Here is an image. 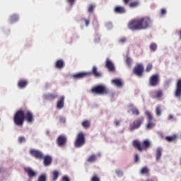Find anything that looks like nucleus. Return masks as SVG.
<instances>
[{"mask_svg":"<svg viewBox=\"0 0 181 181\" xmlns=\"http://www.w3.org/2000/svg\"><path fill=\"white\" fill-rule=\"evenodd\" d=\"M25 121H27L28 124H32L35 121V116L33 113L30 110L26 112L23 110H18L13 117V122L17 127H23Z\"/></svg>","mask_w":181,"mask_h":181,"instance_id":"1","label":"nucleus"},{"mask_svg":"<svg viewBox=\"0 0 181 181\" xmlns=\"http://www.w3.org/2000/svg\"><path fill=\"white\" fill-rule=\"evenodd\" d=\"M92 94H97L98 95H104L105 94H110V89L105 85L100 84L94 86L91 89Z\"/></svg>","mask_w":181,"mask_h":181,"instance_id":"2","label":"nucleus"},{"mask_svg":"<svg viewBox=\"0 0 181 181\" xmlns=\"http://www.w3.org/2000/svg\"><path fill=\"white\" fill-rule=\"evenodd\" d=\"M132 146L138 149L139 152H142V151H146L151 148V142L148 140H144L141 144L138 140H135L133 141Z\"/></svg>","mask_w":181,"mask_h":181,"instance_id":"3","label":"nucleus"},{"mask_svg":"<svg viewBox=\"0 0 181 181\" xmlns=\"http://www.w3.org/2000/svg\"><path fill=\"white\" fill-rule=\"evenodd\" d=\"M86 144V134L84 132H79L74 141L75 148H81Z\"/></svg>","mask_w":181,"mask_h":181,"instance_id":"4","label":"nucleus"},{"mask_svg":"<svg viewBox=\"0 0 181 181\" xmlns=\"http://www.w3.org/2000/svg\"><path fill=\"white\" fill-rule=\"evenodd\" d=\"M145 121V117H140L134 120L132 123L129 124V130L130 131H135V129H139V128H141V126L142 124H144Z\"/></svg>","mask_w":181,"mask_h":181,"instance_id":"5","label":"nucleus"},{"mask_svg":"<svg viewBox=\"0 0 181 181\" xmlns=\"http://www.w3.org/2000/svg\"><path fill=\"white\" fill-rule=\"evenodd\" d=\"M128 28L130 30H141L139 18L132 20L128 24Z\"/></svg>","mask_w":181,"mask_h":181,"instance_id":"6","label":"nucleus"},{"mask_svg":"<svg viewBox=\"0 0 181 181\" xmlns=\"http://www.w3.org/2000/svg\"><path fill=\"white\" fill-rule=\"evenodd\" d=\"M160 84V78L158 74L152 75L149 78V86L156 87Z\"/></svg>","mask_w":181,"mask_h":181,"instance_id":"7","label":"nucleus"},{"mask_svg":"<svg viewBox=\"0 0 181 181\" xmlns=\"http://www.w3.org/2000/svg\"><path fill=\"white\" fill-rule=\"evenodd\" d=\"M139 21L141 30L148 29V28H149L151 25V18H149L148 17H144L139 18Z\"/></svg>","mask_w":181,"mask_h":181,"instance_id":"8","label":"nucleus"},{"mask_svg":"<svg viewBox=\"0 0 181 181\" xmlns=\"http://www.w3.org/2000/svg\"><path fill=\"white\" fill-rule=\"evenodd\" d=\"M145 115H146V117L148 118L146 128H147V129H152V128H153V127H155V124L153 123V122H152V120L153 119V116H152V113H151V112H149V111H146Z\"/></svg>","mask_w":181,"mask_h":181,"instance_id":"9","label":"nucleus"},{"mask_svg":"<svg viewBox=\"0 0 181 181\" xmlns=\"http://www.w3.org/2000/svg\"><path fill=\"white\" fill-rule=\"evenodd\" d=\"M133 73H134L136 76H142V74H144V65L141 64H137L134 68Z\"/></svg>","mask_w":181,"mask_h":181,"instance_id":"10","label":"nucleus"},{"mask_svg":"<svg viewBox=\"0 0 181 181\" xmlns=\"http://www.w3.org/2000/svg\"><path fill=\"white\" fill-rule=\"evenodd\" d=\"M30 153L31 156H33L36 159H43V153L39 150L31 149Z\"/></svg>","mask_w":181,"mask_h":181,"instance_id":"11","label":"nucleus"},{"mask_svg":"<svg viewBox=\"0 0 181 181\" xmlns=\"http://www.w3.org/2000/svg\"><path fill=\"white\" fill-rule=\"evenodd\" d=\"M67 143V137L66 136L60 135L57 139L58 146H64Z\"/></svg>","mask_w":181,"mask_h":181,"instance_id":"12","label":"nucleus"},{"mask_svg":"<svg viewBox=\"0 0 181 181\" xmlns=\"http://www.w3.org/2000/svg\"><path fill=\"white\" fill-rule=\"evenodd\" d=\"M175 95L177 98L181 97V78L177 81Z\"/></svg>","mask_w":181,"mask_h":181,"instance_id":"13","label":"nucleus"},{"mask_svg":"<svg viewBox=\"0 0 181 181\" xmlns=\"http://www.w3.org/2000/svg\"><path fill=\"white\" fill-rule=\"evenodd\" d=\"M87 73H90L88 76H91V74H93L95 77H101L102 76L101 73L98 72V69L95 66H93L91 71Z\"/></svg>","mask_w":181,"mask_h":181,"instance_id":"14","label":"nucleus"},{"mask_svg":"<svg viewBox=\"0 0 181 181\" xmlns=\"http://www.w3.org/2000/svg\"><path fill=\"white\" fill-rule=\"evenodd\" d=\"M112 84H113L116 87H119V88L124 87V81H122V80L120 78L112 79Z\"/></svg>","mask_w":181,"mask_h":181,"instance_id":"15","label":"nucleus"},{"mask_svg":"<svg viewBox=\"0 0 181 181\" xmlns=\"http://www.w3.org/2000/svg\"><path fill=\"white\" fill-rule=\"evenodd\" d=\"M88 74H91L90 73L87 72H81L78 74H75L73 75V78L78 80V78H84V77H87Z\"/></svg>","mask_w":181,"mask_h":181,"instance_id":"16","label":"nucleus"},{"mask_svg":"<svg viewBox=\"0 0 181 181\" xmlns=\"http://www.w3.org/2000/svg\"><path fill=\"white\" fill-rule=\"evenodd\" d=\"M114 12L115 13L122 14V13H125V12H127V10L125 9V7L122 6H117L114 8Z\"/></svg>","mask_w":181,"mask_h":181,"instance_id":"17","label":"nucleus"},{"mask_svg":"<svg viewBox=\"0 0 181 181\" xmlns=\"http://www.w3.org/2000/svg\"><path fill=\"white\" fill-rule=\"evenodd\" d=\"M42 159H44V165L45 166H50V165H52V162L53 161V159L50 156H43Z\"/></svg>","mask_w":181,"mask_h":181,"instance_id":"18","label":"nucleus"},{"mask_svg":"<svg viewBox=\"0 0 181 181\" xmlns=\"http://www.w3.org/2000/svg\"><path fill=\"white\" fill-rule=\"evenodd\" d=\"M105 66L107 67V69H108L109 71H114V70H115L114 64H112V62H111V60H110V59H106Z\"/></svg>","mask_w":181,"mask_h":181,"instance_id":"19","label":"nucleus"},{"mask_svg":"<svg viewBox=\"0 0 181 181\" xmlns=\"http://www.w3.org/2000/svg\"><path fill=\"white\" fill-rule=\"evenodd\" d=\"M24 170L29 177H35V176H36V172L30 168H25Z\"/></svg>","mask_w":181,"mask_h":181,"instance_id":"20","label":"nucleus"},{"mask_svg":"<svg viewBox=\"0 0 181 181\" xmlns=\"http://www.w3.org/2000/svg\"><path fill=\"white\" fill-rule=\"evenodd\" d=\"M64 107V95L61 96L60 100H58L57 103V108L62 110Z\"/></svg>","mask_w":181,"mask_h":181,"instance_id":"21","label":"nucleus"},{"mask_svg":"<svg viewBox=\"0 0 181 181\" xmlns=\"http://www.w3.org/2000/svg\"><path fill=\"white\" fill-rule=\"evenodd\" d=\"M28 86V80L26 79H20L18 82V87L19 88H26Z\"/></svg>","mask_w":181,"mask_h":181,"instance_id":"22","label":"nucleus"},{"mask_svg":"<svg viewBox=\"0 0 181 181\" xmlns=\"http://www.w3.org/2000/svg\"><path fill=\"white\" fill-rule=\"evenodd\" d=\"M56 69H63L64 67V61L62 59H59L55 63Z\"/></svg>","mask_w":181,"mask_h":181,"instance_id":"23","label":"nucleus"},{"mask_svg":"<svg viewBox=\"0 0 181 181\" xmlns=\"http://www.w3.org/2000/svg\"><path fill=\"white\" fill-rule=\"evenodd\" d=\"M45 97L46 100H56V98L58 97V95L57 93H48L45 95Z\"/></svg>","mask_w":181,"mask_h":181,"instance_id":"24","label":"nucleus"},{"mask_svg":"<svg viewBox=\"0 0 181 181\" xmlns=\"http://www.w3.org/2000/svg\"><path fill=\"white\" fill-rule=\"evenodd\" d=\"M162 156V148L158 147L156 151V160H160Z\"/></svg>","mask_w":181,"mask_h":181,"instance_id":"25","label":"nucleus"},{"mask_svg":"<svg viewBox=\"0 0 181 181\" xmlns=\"http://www.w3.org/2000/svg\"><path fill=\"white\" fill-rule=\"evenodd\" d=\"M52 175V181H56L57 180V179H59V173L57 170H53Z\"/></svg>","mask_w":181,"mask_h":181,"instance_id":"26","label":"nucleus"},{"mask_svg":"<svg viewBox=\"0 0 181 181\" xmlns=\"http://www.w3.org/2000/svg\"><path fill=\"white\" fill-rule=\"evenodd\" d=\"M156 93V95H153V98H160L163 96V91L162 90H155L154 92Z\"/></svg>","mask_w":181,"mask_h":181,"instance_id":"27","label":"nucleus"},{"mask_svg":"<svg viewBox=\"0 0 181 181\" xmlns=\"http://www.w3.org/2000/svg\"><path fill=\"white\" fill-rule=\"evenodd\" d=\"M177 136L176 135H173V136H168L165 137V141H167V142H173L175 141H176L177 139Z\"/></svg>","mask_w":181,"mask_h":181,"instance_id":"28","label":"nucleus"},{"mask_svg":"<svg viewBox=\"0 0 181 181\" xmlns=\"http://www.w3.org/2000/svg\"><path fill=\"white\" fill-rule=\"evenodd\" d=\"M95 160H97V156L95 155H91L87 159V162H90V163L95 162Z\"/></svg>","mask_w":181,"mask_h":181,"instance_id":"29","label":"nucleus"},{"mask_svg":"<svg viewBox=\"0 0 181 181\" xmlns=\"http://www.w3.org/2000/svg\"><path fill=\"white\" fill-rule=\"evenodd\" d=\"M10 21L11 23H13V22H18L19 21V17L16 14H13L10 17Z\"/></svg>","mask_w":181,"mask_h":181,"instance_id":"30","label":"nucleus"},{"mask_svg":"<svg viewBox=\"0 0 181 181\" xmlns=\"http://www.w3.org/2000/svg\"><path fill=\"white\" fill-rule=\"evenodd\" d=\"M141 175H149V169L148 167H144L140 171Z\"/></svg>","mask_w":181,"mask_h":181,"instance_id":"31","label":"nucleus"},{"mask_svg":"<svg viewBox=\"0 0 181 181\" xmlns=\"http://www.w3.org/2000/svg\"><path fill=\"white\" fill-rule=\"evenodd\" d=\"M139 6V1H135L129 4V8H136Z\"/></svg>","mask_w":181,"mask_h":181,"instance_id":"32","label":"nucleus"},{"mask_svg":"<svg viewBox=\"0 0 181 181\" xmlns=\"http://www.w3.org/2000/svg\"><path fill=\"white\" fill-rule=\"evenodd\" d=\"M156 114L158 117H160V115H162V109L160 108V106L156 107Z\"/></svg>","mask_w":181,"mask_h":181,"instance_id":"33","label":"nucleus"},{"mask_svg":"<svg viewBox=\"0 0 181 181\" xmlns=\"http://www.w3.org/2000/svg\"><path fill=\"white\" fill-rule=\"evenodd\" d=\"M94 9H95V5L90 4L88 8V12H89V13H93V12H94Z\"/></svg>","mask_w":181,"mask_h":181,"instance_id":"34","label":"nucleus"},{"mask_svg":"<svg viewBox=\"0 0 181 181\" xmlns=\"http://www.w3.org/2000/svg\"><path fill=\"white\" fill-rule=\"evenodd\" d=\"M82 127H83V128H86V129H88V127H90V121L84 120L82 122Z\"/></svg>","mask_w":181,"mask_h":181,"instance_id":"35","label":"nucleus"},{"mask_svg":"<svg viewBox=\"0 0 181 181\" xmlns=\"http://www.w3.org/2000/svg\"><path fill=\"white\" fill-rule=\"evenodd\" d=\"M131 111L133 114V115H139V110L136 107H133L131 109Z\"/></svg>","mask_w":181,"mask_h":181,"instance_id":"36","label":"nucleus"},{"mask_svg":"<svg viewBox=\"0 0 181 181\" xmlns=\"http://www.w3.org/2000/svg\"><path fill=\"white\" fill-rule=\"evenodd\" d=\"M150 49L153 52H156V49H158V45L156 43H151L150 45Z\"/></svg>","mask_w":181,"mask_h":181,"instance_id":"37","label":"nucleus"},{"mask_svg":"<svg viewBox=\"0 0 181 181\" xmlns=\"http://www.w3.org/2000/svg\"><path fill=\"white\" fill-rule=\"evenodd\" d=\"M126 64L128 66V67H131V65L132 64V59L131 58L127 57L126 59Z\"/></svg>","mask_w":181,"mask_h":181,"instance_id":"38","label":"nucleus"},{"mask_svg":"<svg viewBox=\"0 0 181 181\" xmlns=\"http://www.w3.org/2000/svg\"><path fill=\"white\" fill-rule=\"evenodd\" d=\"M153 67V66L152 64H148L146 66V71H147V73H149V71H151V70H152Z\"/></svg>","mask_w":181,"mask_h":181,"instance_id":"39","label":"nucleus"},{"mask_svg":"<svg viewBox=\"0 0 181 181\" xmlns=\"http://www.w3.org/2000/svg\"><path fill=\"white\" fill-rule=\"evenodd\" d=\"M38 181H46V175L42 174L38 177Z\"/></svg>","mask_w":181,"mask_h":181,"instance_id":"40","label":"nucleus"},{"mask_svg":"<svg viewBox=\"0 0 181 181\" xmlns=\"http://www.w3.org/2000/svg\"><path fill=\"white\" fill-rule=\"evenodd\" d=\"M115 172L117 176L119 177L124 176V173L121 170H116Z\"/></svg>","mask_w":181,"mask_h":181,"instance_id":"41","label":"nucleus"},{"mask_svg":"<svg viewBox=\"0 0 181 181\" xmlns=\"http://www.w3.org/2000/svg\"><path fill=\"white\" fill-rule=\"evenodd\" d=\"M90 181H100V177H98L97 176V175H94L92 177Z\"/></svg>","mask_w":181,"mask_h":181,"instance_id":"42","label":"nucleus"},{"mask_svg":"<svg viewBox=\"0 0 181 181\" xmlns=\"http://www.w3.org/2000/svg\"><path fill=\"white\" fill-rule=\"evenodd\" d=\"M127 42V38L125 37H122L119 40V43H122L123 45V43H125Z\"/></svg>","mask_w":181,"mask_h":181,"instance_id":"43","label":"nucleus"},{"mask_svg":"<svg viewBox=\"0 0 181 181\" xmlns=\"http://www.w3.org/2000/svg\"><path fill=\"white\" fill-rule=\"evenodd\" d=\"M26 141V139H25L24 136H20L18 138V141L20 142V144H22V142H25Z\"/></svg>","mask_w":181,"mask_h":181,"instance_id":"44","label":"nucleus"},{"mask_svg":"<svg viewBox=\"0 0 181 181\" xmlns=\"http://www.w3.org/2000/svg\"><path fill=\"white\" fill-rule=\"evenodd\" d=\"M134 162L136 163L139 162V156L138 154H135L134 156Z\"/></svg>","mask_w":181,"mask_h":181,"instance_id":"45","label":"nucleus"},{"mask_svg":"<svg viewBox=\"0 0 181 181\" xmlns=\"http://www.w3.org/2000/svg\"><path fill=\"white\" fill-rule=\"evenodd\" d=\"M83 21L86 26H88V25H90V18H85Z\"/></svg>","mask_w":181,"mask_h":181,"instance_id":"46","label":"nucleus"},{"mask_svg":"<svg viewBox=\"0 0 181 181\" xmlns=\"http://www.w3.org/2000/svg\"><path fill=\"white\" fill-rule=\"evenodd\" d=\"M160 15H161L162 16H163V15H166V10H165V8H162V9L160 10Z\"/></svg>","mask_w":181,"mask_h":181,"instance_id":"47","label":"nucleus"},{"mask_svg":"<svg viewBox=\"0 0 181 181\" xmlns=\"http://www.w3.org/2000/svg\"><path fill=\"white\" fill-rule=\"evenodd\" d=\"M59 122H61V124H64L66 122V118L60 117L59 118Z\"/></svg>","mask_w":181,"mask_h":181,"instance_id":"48","label":"nucleus"},{"mask_svg":"<svg viewBox=\"0 0 181 181\" xmlns=\"http://www.w3.org/2000/svg\"><path fill=\"white\" fill-rule=\"evenodd\" d=\"M62 181H70V179L68 176L65 175L62 177Z\"/></svg>","mask_w":181,"mask_h":181,"instance_id":"49","label":"nucleus"},{"mask_svg":"<svg viewBox=\"0 0 181 181\" xmlns=\"http://www.w3.org/2000/svg\"><path fill=\"white\" fill-rule=\"evenodd\" d=\"M129 2H132V0H123V3L124 5H128Z\"/></svg>","mask_w":181,"mask_h":181,"instance_id":"50","label":"nucleus"},{"mask_svg":"<svg viewBox=\"0 0 181 181\" xmlns=\"http://www.w3.org/2000/svg\"><path fill=\"white\" fill-rule=\"evenodd\" d=\"M115 124L116 127H119V125L121 124V122L120 121H115Z\"/></svg>","mask_w":181,"mask_h":181,"instance_id":"51","label":"nucleus"},{"mask_svg":"<svg viewBox=\"0 0 181 181\" xmlns=\"http://www.w3.org/2000/svg\"><path fill=\"white\" fill-rule=\"evenodd\" d=\"M74 1L76 0H67V2H69V4L73 5V4H74Z\"/></svg>","mask_w":181,"mask_h":181,"instance_id":"52","label":"nucleus"},{"mask_svg":"<svg viewBox=\"0 0 181 181\" xmlns=\"http://www.w3.org/2000/svg\"><path fill=\"white\" fill-rule=\"evenodd\" d=\"M173 119V115H169V119Z\"/></svg>","mask_w":181,"mask_h":181,"instance_id":"53","label":"nucleus"},{"mask_svg":"<svg viewBox=\"0 0 181 181\" xmlns=\"http://www.w3.org/2000/svg\"><path fill=\"white\" fill-rule=\"evenodd\" d=\"M180 39H181V30L179 31Z\"/></svg>","mask_w":181,"mask_h":181,"instance_id":"54","label":"nucleus"}]
</instances>
